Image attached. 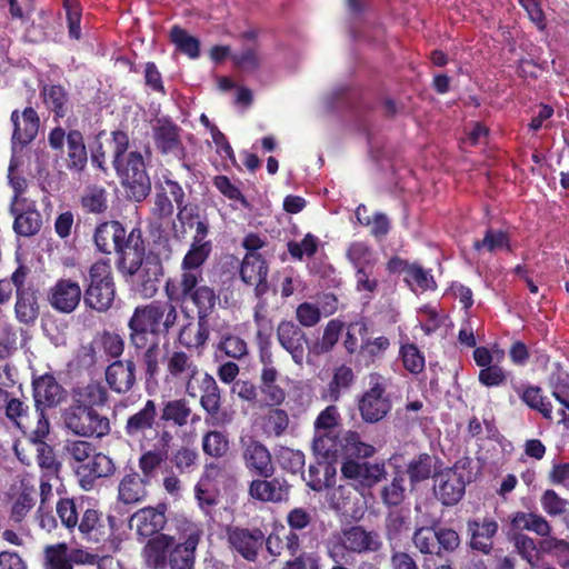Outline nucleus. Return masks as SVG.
Masks as SVG:
<instances>
[{
    "label": "nucleus",
    "instance_id": "obj_9",
    "mask_svg": "<svg viewBox=\"0 0 569 569\" xmlns=\"http://www.w3.org/2000/svg\"><path fill=\"white\" fill-rule=\"evenodd\" d=\"M132 238L138 242L146 241L141 228L134 227L127 233L126 228L118 220L103 221L97 224L93 232V242L97 250L104 254L116 252L117 260H121L122 257H128L133 252L130 244Z\"/></svg>",
    "mask_w": 569,
    "mask_h": 569
},
{
    "label": "nucleus",
    "instance_id": "obj_3",
    "mask_svg": "<svg viewBox=\"0 0 569 569\" xmlns=\"http://www.w3.org/2000/svg\"><path fill=\"white\" fill-rule=\"evenodd\" d=\"M130 244L133 252L128 257H122L121 260H116V268L140 297L153 298L164 276L162 261L156 254L146 253V241L138 242L132 238Z\"/></svg>",
    "mask_w": 569,
    "mask_h": 569
},
{
    "label": "nucleus",
    "instance_id": "obj_31",
    "mask_svg": "<svg viewBox=\"0 0 569 569\" xmlns=\"http://www.w3.org/2000/svg\"><path fill=\"white\" fill-rule=\"evenodd\" d=\"M73 468L80 487L86 491L92 490L98 479L111 476L116 469L112 459L98 451L86 463Z\"/></svg>",
    "mask_w": 569,
    "mask_h": 569
},
{
    "label": "nucleus",
    "instance_id": "obj_19",
    "mask_svg": "<svg viewBox=\"0 0 569 569\" xmlns=\"http://www.w3.org/2000/svg\"><path fill=\"white\" fill-rule=\"evenodd\" d=\"M386 383L379 377L371 380L370 388L361 396L358 409L363 421L376 423L391 410V401L386 393Z\"/></svg>",
    "mask_w": 569,
    "mask_h": 569
},
{
    "label": "nucleus",
    "instance_id": "obj_2",
    "mask_svg": "<svg viewBox=\"0 0 569 569\" xmlns=\"http://www.w3.org/2000/svg\"><path fill=\"white\" fill-rule=\"evenodd\" d=\"M179 315L176 305L153 300L134 308L129 321V343L136 350L144 349L150 340L167 337L176 327Z\"/></svg>",
    "mask_w": 569,
    "mask_h": 569
},
{
    "label": "nucleus",
    "instance_id": "obj_28",
    "mask_svg": "<svg viewBox=\"0 0 569 569\" xmlns=\"http://www.w3.org/2000/svg\"><path fill=\"white\" fill-rule=\"evenodd\" d=\"M168 506L164 502L156 507H144L137 510L130 519L131 527H136V532L141 538H152L162 533L167 525Z\"/></svg>",
    "mask_w": 569,
    "mask_h": 569
},
{
    "label": "nucleus",
    "instance_id": "obj_23",
    "mask_svg": "<svg viewBox=\"0 0 569 569\" xmlns=\"http://www.w3.org/2000/svg\"><path fill=\"white\" fill-rule=\"evenodd\" d=\"M10 121L13 127L11 151L18 153L37 138L40 118L32 107H26L22 111L14 109L11 112Z\"/></svg>",
    "mask_w": 569,
    "mask_h": 569
},
{
    "label": "nucleus",
    "instance_id": "obj_12",
    "mask_svg": "<svg viewBox=\"0 0 569 569\" xmlns=\"http://www.w3.org/2000/svg\"><path fill=\"white\" fill-rule=\"evenodd\" d=\"M32 397L34 407L39 410L40 432L49 431L50 423L47 410L58 407L66 398L64 388L52 373H43L32 379Z\"/></svg>",
    "mask_w": 569,
    "mask_h": 569
},
{
    "label": "nucleus",
    "instance_id": "obj_58",
    "mask_svg": "<svg viewBox=\"0 0 569 569\" xmlns=\"http://www.w3.org/2000/svg\"><path fill=\"white\" fill-rule=\"evenodd\" d=\"M380 498L387 507H398L406 499L405 475L396 472L391 481L380 490Z\"/></svg>",
    "mask_w": 569,
    "mask_h": 569
},
{
    "label": "nucleus",
    "instance_id": "obj_32",
    "mask_svg": "<svg viewBox=\"0 0 569 569\" xmlns=\"http://www.w3.org/2000/svg\"><path fill=\"white\" fill-rule=\"evenodd\" d=\"M291 486L284 477L259 478L251 480L249 496L261 502L280 503L289 498Z\"/></svg>",
    "mask_w": 569,
    "mask_h": 569
},
{
    "label": "nucleus",
    "instance_id": "obj_34",
    "mask_svg": "<svg viewBox=\"0 0 569 569\" xmlns=\"http://www.w3.org/2000/svg\"><path fill=\"white\" fill-rule=\"evenodd\" d=\"M269 267L261 253H246L240 266V278L248 286H254L257 297L267 293Z\"/></svg>",
    "mask_w": 569,
    "mask_h": 569
},
{
    "label": "nucleus",
    "instance_id": "obj_13",
    "mask_svg": "<svg viewBox=\"0 0 569 569\" xmlns=\"http://www.w3.org/2000/svg\"><path fill=\"white\" fill-rule=\"evenodd\" d=\"M166 381L183 385L187 395H194L193 383L204 373L192 355L173 350L164 361Z\"/></svg>",
    "mask_w": 569,
    "mask_h": 569
},
{
    "label": "nucleus",
    "instance_id": "obj_42",
    "mask_svg": "<svg viewBox=\"0 0 569 569\" xmlns=\"http://www.w3.org/2000/svg\"><path fill=\"white\" fill-rule=\"evenodd\" d=\"M14 312L19 322L24 325L34 323L40 313L39 291L31 284L20 289L16 293Z\"/></svg>",
    "mask_w": 569,
    "mask_h": 569
},
{
    "label": "nucleus",
    "instance_id": "obj_36",
    "mask_svg": "<svg viewBox=\"0 0 569 569\" xmlns=\"http://www.w3.org/2000/svg\"><path fill=\"white\" fill-rule=\"evenodd\" d=\"M279 371L272 366H264L260 373V408L279 407L287 397L286 390L278 383Z\"/></svg>",
    "mask_w": 569,
    "mask_h": 569
},
{
    "label": "nucleus",
    "instance_id": "obj_40",
    "mask_svg": "<svg viewBox=\"0 0 569 569\" xmlns=\"http://www.w3.org/2000/svg\"><path fill=\"white\" fill-rule=\"evenodd\" d=\"M150 482L144 480L137 471L124 475L118 486V500L124 505H132L143 501L148 496L147 486Z\"/></svg>",
    "mask_w": 569,
    "mask_h": 569
},
{
    "label": "nucleus",
    "instance_id": "obj_59",
    "mask_svg": "<svg viewBox=\"0 0 569 569\" xmlns=\"http://www.w3.org/2000/svg\"><path fill=\"white\" fill-rule=\"evenodd\" d=\"M170 40L177 50L191 59L200 56V41L198 38L190 36L183 28L173 26L170 30Z\"/></svg>",
    "mask_w": 569,
    "mask_h": 569
},
{
    "label": "nucleus",
    "instance_id": "obj_29",
    "mask_svg": "<svg viewBox=\"0 0 569 569\" xmlns=\"http://www.w3.org/2000/svg\"><path fill=\"white\" fill-rule=\"evenodd\" d=\"M83 297L78 281L61 278L50 288L48 302L51 308L60 313H71L79 306Z\"/></svg>",
    "mask_w": 569,
    "mask_h": 569
},
{
    "label": "nucleus",
    "instance_id": "obj_30",
    "mask_svg": "<svg viewBox=\"0 0 569 569\" xmlns=\"http://www.w3.org/2000/svg\"><path fill=\"white\" fill-rule=\"evenodd\" d=\"M137 366L133 358L114 360L104 370L109 389L117 395H127L137 385Z\"/></svg>",
    "mask_w": 569,
    "mask_h": 569
},
{
    "label": "nucleus",
    "instance_id": "obj_25",
    "mask_svg": "<svg viewBox=\"0 0 569 569\" xmlns=\"http://www.w3.org/2000/svg\"><path fill=\"white\" fill-rule=\"evenodd\" d=\"M169 196L172 197L177 207L184 202L186 193L181 184L170 177L163 176V180L156 184L153 206L151 208L153 218L164 220L173 214L174 208Z\"/></svg>",
    "mask_w": 569,
    "mask_h": 569
},
{
    "label": "nucleus",
    "instance_id": "obj_22",
    "mask_svg": "<svg viewBox=\"0 0 569 569\" xmlns=\"http://www.w3.org/2000/svg\"><path fill=\"white\" fill-rule=\"evenodd\" d=\"M499 531V523L491 516L473 517L466 521V535L471 550L490 555L493 550L495 538Z\"/></svg>",
    "mask_w": 569,
    "mask_h": 569
},
{
    "label": "nucleus",
    "instance_id": "obj_1",
    "mask_svg": "<svg viewBox=\"0 0 569 569\" xmlns=\"http://www.w3.org/2000/svg\"><path fill=\"white\" fill-rule=\"evenodd\" d=\"M130 139L126 131L111 132L112 167L126 189L129 199L141 202L151 191L150 177L139 151L128 152Z\"/></svg>",
    "mask_w": 569,
    "mask_h": 569
},
{
    "label": "nucleus",
    "instance_id": "obj_48",
    "mask_svg": "<svg viewBox=\"0 0 569 569\" xmlns=\"http://www.w3.org/2000/svg\"><path fill=\"white\" fill-rule=\"evenodd\" d=\"M197 330L194 335L192 336L194 325L190 321L180 328L178 340L188 349L200 350L204 348L210 336V330L208 318H203L202 320H200L199 316H197Z\"/></svg>",
    "mask_w": 569,
    "mask_h": 569
},
{
    "label": "nucleus",
    "instance_id": "obj_39",
    "mask_svg": "<svg viewBox=\"0 0 569 569\" xmlns=\"http://www.w3.org/2000/svg\"><path fill=\"white\" fill-rule=\"evenodd\" d=\"M318 460L310 463L307 477L303 476L306 485L316 492L332 488L336 485L337 470L331 459Z\"/></svg>",
    "mask_w": 569,
    "mask_h": 569
},
{
    "label": "nucleus",
    "instance_id": "obj_62",
    "mask_svg": "<svg viewBox=\"0 0 569 569\" xmlns=\"http://www.w3.org/2000/svg\"><path fill=\"white\" fill-rule=\"evenodd\" d=\"M412 543L422 555H439L437 530L432 527H420L413 531Z\"/></svg>",
    "mask_w": 569,
    "mask_h": 569
},
{
    "label": "nucleus",
    "instance_id": "obj_43",
    "mask_svg": "<svg viewBox=\"0 0 569 569\" xmlns=\"http://www.w3.org/2000/svg\"><path fill=\"white\" fill-rule=\"evenodd\" d=\"M88 163V152L83 134L78 129L67 132V158L66 166L70 171L80 173L84 171Z\"/></svg>",
    "mask_w": 569,
    "mask_h": 569
},
{
    "label": "nucleus",
    "instance_id": "obj_20",
    "mask_svg": "<svg viewBox=\"0 0 569 569\" xmlns=\"http://www.w3.org/2000/svg\"><path fill=\"white\" fill-rule=\"evenodd\" d=\"M241 458L251 476L271 478L274 475L271 452L260 440L253 437L241 439Z\"/></svg>",
    "mask_w": 569,
    "mask_h": 569
},
{
    "label": "nucleus",
    "instance_id": "obj_4",
    "mask_svg": "<svg viewBox=\"0 0 569 569\" xmlns=\"http://www.w3.org/2000/svg\"><path fill=\"white\" fill-rule=\"evenodd\" d=\"M203 276L188 274L169 278L164 283L168 302L177 305L191 303L197 309L200 320L209 318L216 307L217 295L213 288L203 283Z\"/></svg>",
    "mask_w": 569,
    "mask_h": 569
},
{
    "label": "nucleus",
    "instance_id": "obj_64",
    "mask_svg": "<svg viewBox=\"0 0 569 569\" xmlns=\"http://www.w3.org/2000/svg\"><path fill=\"white\" fill-rule=\"evenodd\" d=\"M542 510L551 518L560 517L567 512L569 500L562 498L556 490L546 489L540 496Z\"/></svg>",
    "mask_w": 569,
    "mask_h": 569
},
{
    "label": "nucleus",
    "instance_id": "obj_10",
    "mask_svg": "<svg viewBox=\"0 0 569 569\" xmlns=\"http://www.w3.org/2000/svg\"><path fill=\"white\" fill-rule=\"evenodd\" d=\"M63 421L70 431L81 437L102 438L111 430L107 416L73 402L66 409Z\"/></svg>",
    "mask_w": 569,
    "mask_h": 569
},
{
    "label": "nucleus",
    "instance_id": "obj_11",
    "mask_svg": "<svg viewBox=\"0 0 569 569\" xmlns=\"http://www.w3.org/2000/svg\"><path fill=\"white\" fill-rule=\"evenodd\" d=\"M194 386V395H188L190 398L200 396V406L206 412V421L213 426H223L230 423L231 415L222 409L221 389L216 379L204 372Z\"/></svg>",
    "mask_w": 569,
    "mask_h": 569
},
{
    "label": "nucleus",
    "instance_id": "obj_37",
    "mask_svg": "<svg viewBox=\"0 0 569 569\" xmlns=\"http://www.w3.org/2000/svg\"><path fill=\"white\" fill-rule=\"evenodd\" d=\"M72 402L100 412L109 402V392L99 381H90L72 391Z\"/></svg>",
    "mask_w": 569,
    "mask_h": 569
},
{
    "label": "nucleus",
    "instance_id": "obj_33",
    "mask_svg": "<svg viewBox=\"0 0 569 569\" xmlns=\"http://www.w3.org/2000/svg\"><path fill=\"white\" fill-rule=\"evenodd\" d=\"M279 345L291 356L297 365H302L308 345L306 332L291 320H282L277 327Z\"/></svg>",
    "mask_w": 569,
    "mask_h": 569
},
{
    "label": "nucleus",
    "instance_id": "obj_44",
    "mask_svg": "<svg viewBox=\"0 0 569 569\" xmlns=\"http://www.w3.org/2000/svg\"><path fill=\"white\" fill-rule=\"evenodd\" d=\"M437 456L428 452H420L415 456L406 466V475L409 478V482L412 488L417 485L432 478L438 470L436 469L437 462H439Z\"/></svg>",
    "mask_w": 569,
    "mask_h": 569
},
{
    "label": "nucleus",
    "instance_id": "obj_54",
    "mask_svg": "<svg viewBox=\"0 0 569 569\" xmlns=\"http://www.w3.org/2000/svg\"><path fill=\"white\" fill-rule=\"evenodd\" d=\"M473 249L480 251L482 249L488 252H496L497 250L512 251L510 236L507 231L488 228L481 240H475Z\"/></svg>",
    "mask_w": 569,
    "mask_h": 569
},
{
    "label": "nucleus",
    "instance_id": "obj_7",
    "mask_svg": "<svg viewBox=\"0 0 569 569\" xmlns=\"http://www.w3.org/2000/svg\"><path fill=\"white\" fill-rule=\"evenodd\" d=\"M174 542L170 549L168 568L193 569L197 548L203 537V527L186 516L173 518Z\"/></svg>",
    "mask_w": 569,
    "mask_h": 569
},
{
    "label": "nucleus",
    "instance_id": "obj_24",
    "mask_svg": "<svg viewBox=\"0 0 569 569\" xmlns=\"http://www.w3.org/2000/svg\"><path fill=\"white\" fill-rule=\"evenodd\" d=\"M6 416L11 420L32 442H42L49 435V431L40 432L39 410L34 407L32 413L29 406L18 398H11L6 406Z\"/></svg>",
    "mask_w": 569,
    "mask_h": 569
},
{
    "label": "nucleus",
    "instance_id": "obj_50",
    "mask_svg": "<svg viewBox=\"0 0 569 569\" xmlns=\"http://www.w3.org/2000/svg\"><path fill=\"white\" fill-rule=\"evenodd\" d=\"M409 531L408 518L400 511H390L385 518V538L389 543L390 551L398 550L401 539Z\"/></svg>",
    "mask_w": 569,
    "mask_h": 569
},
{
    "label": "nucleus",
    "instance_id": "obj_41",
    "mask_svg": "<svg viewBox=\"0 0 569 569\" xmlns=\"http://www.w3.org/2000/svg\"><path fill=\"white\" fill-rule=\"evenodd\" d=\"M510 527L517 531H531L539 537H550L552 526L545 516L538 512L515 511L509 516Z\"/></svg>",
    "mask_w": 569,
    "mask_h": 569
},
{
    "label": "nucleus",
    "instance_id": "obj_51",
    "mask_svg": "<svg viewBox=\"0 0 569 569\" xmlns=\"http://www.w3.org/2000/svg\"><path fill=\"white\" fill-rule=\"evenodd\" d=\"M86 505L83 501L77 503L74 498H60L56 505V512L61 525L69 531L73 532L78 526L82 510Z\"/></svg>",
    "mask_w": 569,
    "mask_h": 569
},
{
    "label": "nucleus",
    "instance_id": "obj_8",
    "mask_svg": "<svg viewBox=\"0 0 569 569\" xmlns=\"http://www.w3.org/2000/svg\"><path fill=\"white\" fill-rule=\"evenodd\" d=\"M116 298V283L109 260H98L91 264L83 291L84 305L98 312L108 311Z\"/></svg>",
    "mask_w": 569,
    "mask_h": 569
},
{
    "label": "nucleus",
    "instance_id": "obj_56",
    "mask_svg": "<svg viewBox=\"0 0 569 569\" xmlns=\"http://www.w3.org/2000/svg\"><path fill=\"white\" fill-rule=\"evenodd\" d=\"M201 446L204 455L216 459L227 456L230 449L228 436L218 430L207 431L202 436Z\"/></svg>",
    "mask_w": 569,
    "mask_h": 569
},
{
    "label": "nucleus",
    "instance_id": "obj_52",
    "mask_svg": "<svg viewBox=\"0 0 569 569\" xmlns=\"http://www.w3.org/2000/svg\"><path fill=\"white\" fill-rule=\"evenodd\" d=\"M46 107L53 112L54 118H63L68 113L69 96L61 84H47L41 89Z\"/></svg>",
    "mask_w": 569,
    "mask_h": 569
},
{
    "label": "nucleus",
    "instance_id": "obj_38",
    "mask_svg": "<svg viewBox=\"0 0 569 569\" xmlns=\"http://www.w3.org/2000/svg\"><path fill=\"white\" fill-rule=\"evenodd\" d=\"M513 390L520 400L531 410L539 412L546 420L552 421V403L543 390L535 385H513Z\"/></svg>",
    "mask_w": 569,
    "mask_h": 569
},
{
    "label": "nucleus",
    "instance_id": "obj_17",
    "mask_svg": "<svg viewBox=\"0 0 569 569\" xmlns=\"http://www.w3.org/2000/svg\"><path fill=\"white\" fill-rule=\"evenodd\" d=\"M181 132L182 129L170 117L156 118L151 126V137L157 152L181 158L184 153Z\"/></svg>",
    "mask_w": 569,
    "mask_h": 569
},
{
    "label": "nucleus",
    "instance_id": "obj_18",
    "mask_svg": "<svg viewBox=\"0 0 569 569\" xmlns=\"http://www.w3.org/2000/svg\"><path fill=\"white\" fill-rule=\"evenodd\" d=\"M468 482H470V477L465 478L461 472L440 469L433 475L432 491L442 506L453 507L462 500Z\"/></svg>",
    "mask_w": 569,
    "mask_h": 569
},
{
    "label": "nucleus",
    "instance_id": "obj_27",
    "mask_svg": "<svg viewBox=\"0 0 569 569\" xmlns=\"http://www.w3.org/2000/svg\"><path fill=\"white\" fill-rule=\"evenodd\" d=\"M10 213L13 216V231L20 237H32L42 227V216L32 200L10 202Z\"/></svg>",
    "mask_w": 569,
    "mask_h": 569
},
{
    "label": "nucleus",
    "instance_id": "obj_55",
    "mask_svg": "<svg viewBox=\"0 0 569 569\" xmlns=\"http://www.w3.org/2000/svg\"><path fill=\"white\" fill-rule=\"evenodd\" d=\"M43 569H72L67 542L62 541L44 547Z\"/></svg>",
    "mask_w": 569,
    "mask_h": 569
},
{
    "label": "nucleus",
    "instance_id": "obj_61",
    "mask_svg": "<svg viewBox=\"0 0 569 569\" xmlns=\"http://www.w3.org/2000/svg\"><path fill=\"white\" fill-rule=\"evenodd\" d=\"M218 490L211 486L208 477H202L194 486V498L206 515L210 513L211 509L218 505Z\"/></svg>",
    "mask_w": 569,
    "mask_h": 569
},
{
    "label": "nucleus",
    "instance_id": "obj_45",
    "mask_svg": "<svg viewBox=\"0 0 569 569\" xmlns=\"http://www.w3.org/2000/svg\"><path fill=\"white\" fill-rule=\"evenodd\" d=\"M38 499V489L29 481L20 482L19 491L12 503L10 520L13 523H21L28 513L33 509Z\"/></svg>",
    "mask_w": 569,
    "mask_h": 569
},
{
    "label": "nucleus",
    "instance_id": "obj_26",
    "mask_svg": "<svg viewBox=\"0 0 569 569\" xmlns=\"http://www.w3.org/2000/svg\"><path fill=\"white\" fill-rule=\"evenodd\" d=\"M158 441L152 449H142V453L138 459V466L144 480L151 482L157 476L158 470L168 459L170 443L173 439L169 430L157 432Z\"/></svg>",
    "mask_w": 569,
    "mask_h": 569
},
{
    "label": "nucleus",
    "instance_id": "obj_57",
    "mask_svg": "<svg viewBox=\"0 0 569 569\" xmlns=\"http://www.w3.org/2000/svg\"><path fill=\"white\" fill-rule=\"evenodd\" d=\"M199 453L191 446H180L171 452L170 462L180 475L191 473L198 468Z\"/></svg>",
    "mask_w": 569,
    "mask_h": 569
},
{
    "label": "nucleus",
    "instance_id": "obj_14",
    "mask_svg": "<svg viewBox=\"0 0 569 569\" xmlns=\"http://www.w3.org/2000/svg\"><path fill=\"white\" fill-rule=\"evenodd\" d=\"M159 428H161L159 405L156 400L148 399L138 411L127 418L123 430L127 437L139 441L140 448L144 449L151 441L147 437V432L153 430L157 435V432H161Z\"/></svg>",
    "mask_w": 569,
    "mask_h": 569
},
{
    "label": "nucleus",
    "instance_id": "obj_16",
    "mask_svg": "<svg viewBox=\"0 0 569 569\" xmlns=\"http://www.w3.org/2000/svg\"><path fill=\"white\" fill-rule=\"evenodd\" d=\"M340 471L341 476L358 490L371 489L387 476L383 461L370 462L367 459L342 461Z\"/></svg>",
    "mask_w": 569,
    "mask_h": 569
},
{
    "label": "nucleus",
    "instance_id": "obj_63",
    "mask_svg": "<svg viewBox=\"0 0 569 569\" xmlns=\"http://www.w3.org/2000/svg\"><path fill=\"white\" fill-rule=\"evenodd\" d=\"M141 355V361L146 379L154 380L160 371V346L159 340H150Z\"/></svg>",
    "mask_w": 569,
    "mask_h": 569
},
{
    "label": "nucleus",
    "instance_id": "obj_47",
    "mask_svg": "<svg viewBox=\"0 0 569 569\" xmlns=\"http://www.w3.org/2000/svg\"><path fill=\"white\" fill-rule=\"evenodd\" d=\"M212 251V243H193L186 252L180 264L179 276L200 274L203 276L202 266L206 263Z\"/></svg>",
    "mask_w": 569,
    "mask_h": 569
},
{
    "label": "nucleus",
    "instance_id": "obj_49",
    "mask_svg": "<svg viewBox=\"0 0 569 569\" xmlns=\"http://www.w3.org/2000/svg\"><path fill=\"white\" fill-rule=\"evenodd\" d=\"M355 381L353 370L346 365H341L335 369L332 379L322 397L331 402H337L345 392L350 390Z\"/></svg>",
    "mask_w": 569,
    "mask_h": 569
},
{
    "label": "nucleus",
    "instance_id": "obj_53",
    "mask_svg": "<svg viewBox=\"0 0 569 569\" xmlns=\"http://www.w3.org/2000/svg\"><path fill=\"white\" fill-rule=\"evenodd\" d=\"M289 415L284 409L270 407L262 418V431L267 437L280 438L289 427Z\"/></svg>",
    "mask_w": 569,
    "mask_h": 569
},
{
    "label": "nucleus",
    "instance_id": "obj_46",
    "mask_svg": "<svg viewBox=\"0 0 569 569\" xmlns=\"http://www.w3.org/2000/svg\"><path fill=\"white\" fill-rule=\"evenodd\" d=\"M191 415V408L184 399H172L159 406V420L161 430H167V423L171 422L173 426L183 427L188 423Z\"/></svg>",
    "mask_w": 569,
    "mask_h": 569
},
{
    "label": "nucleus",
    "instance_id": "obj_35",
    "mask_svg": "<svg viewBox=\"0 0 569 569\" xmlns=\"http://www.w3.org/2000/svg\"><path fill=\"white\" fill-rule=\"evenodd\" d=\"M174 536L160 533L149 538L141 550V557L149 569H167Z\"/></svg>",
    "mask_w": 569,
    "mask_h": 569
},
{
    "label": "nucleus",
    "instance_id": "obj_60",
    "mask_svg": "<svg viewBox=\"0 0 569 569\" xmlns=\"http://www.w3.org/2000/svg\"><path fill=\"white\" fill-rule=\"evenodd\" d=\"M83 210L100 214L108 209V193L103 187L90 186L86 189L80 200Z\"/></svg>",
    "mask_w": 569,
    "mask_h": 569
},
{
    "label": "nucleus",
    "instance_id": "obj_6",
    "mask_svg": "<svg viewBox=\"0 0 569 569\" xmlns=\"http://www.w3.org/2000/svg\"><path fill=\"white\" fill-rule=\"evenodd\" d=\"M382 539L378 531L368 530L362 525L342 528L326 543V553L333 562L341 561L346 552L353 555L376 553L382 548Z\"/></svg>",
    "mask_w": 569,
    "mask_h": 569
},
{
    "label": "nucleus",
    "instance_id": "obj_15",
    "mask_svg": "<svg viewBox=\"0 0 569 569\" xmlns=\"http://www.w3.org/2000/svg\"><path fill=\"white\" fill-rule=\"evenodd\" d=\"M78 531L81 538L89 542L104 543L114 536L116 517L106 515L103 511L88 503L82 510L79 520Z\"/></svg>",
    "mask_w": 569,
    "mask_h": 569
},
{
    "label": "nucleus",
    "instance_id": "obj_21",
    "mask_svg": "<svg viewBox=\"0 0 569 569\" xmlns=\"http://www.w3.org/2000/svg\"><path fill=\"white\" fill-rule=\"evenodd\" d=\"M227 541L232 551L244 560L254 562L264 542V532L260 528L229 526L226 530Z\"/></svg>",
    "mask_w": 569,
    "mask_h": 569
},
{
    "label": "nucleus",
    "instance_id": "obj_5",
    "mask_svg": "<svg viewBox=\"0 0 569 569\" xmlns=\"http://www.w3.org/2000/svg\"><path fill=\"white\" fill-rule=\"evenodd\" d=\"M313 450L322 458L335 462L359 461L375 456L376 448L361 440L360 435L353 430H347L339 435L325 433L313 439Z\"/></svg>",
    "mask_w": 569,
    "mask_h": 569
}]
</instances>
